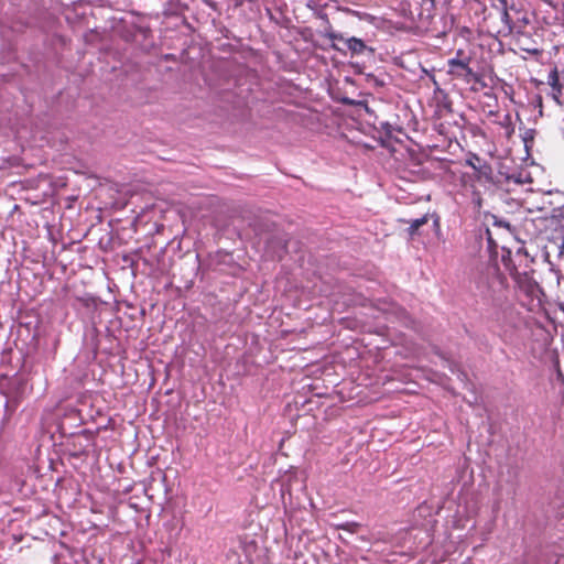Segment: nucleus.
<instances>
[{"mask_svg": "<svg viewBox=\"0 0 564 564\" xmlns=\"http://www.w3.org/2000/svg\"><path fill=\"white\" fill-rule=\"evenodd\" d=\"M492 323L499 336L509 340L522 325V317L514 307L506 306L495 313Z\"/></svg>", "mask_w": 564, "mask_h": 564, "instance_id": "obj_1", "label": "nucleus"}, {"mask_svg": "<svg viewBox=\"0 0 564 564\" xmlns=\"http://www.w3.org/2000/svg\"><path fill=\"white\" fill-rule=\"evenodd\" d=\"M547 84L552 88V96L558 105L564 104V64L554 66L547 76Z\"/></svg>", "mask_w": 564, "mask_h": 564, "instance_id": "obj_2", "label": "nucleus"}, {"mask_svg": "<svg viewBox=\"0 0 564 564\" xmlns=\"http://www.w3.org/2000/svg\"><path fill=\"white\" fill-rule=\"evenodd\" d=\"M513 280L517 286V290L524 294L525 296L530 299L538 297L540 293V288L538 283L533 280L531 275H529L527 272L519 273L517 272L513 275Z\"/></svg>", "mask_w": 564, "mask_h": 564, "instance_id": "obj_3", "label": "nucleus"}, {"mask_svg": "<svg viewBox=\"0 0 564 564\" xmlns=\"http://www.w3.org/2000/svg\"><path fill=\"white\" fill-rule=\"evenodd\" d=\"M329 39L334 41H341L345 43L347 48L350 51L351 55H364L366 53L372 54L373 50L368 47L361 39L358 37H348L345 39L343 34L332 33L329 34Z\"/></svg>", "mask_w": 564, "mask_h": 564, "instance_id": "obj_4", "label": "nucleus"}, {"mask_svg": "<svg viewBox=\"0 0 564 564\" xmlns=\"http://www.w3.org/2000/svg\"><path fill=\"white\" fill-rule=\"evenodd\" d=\"M448 65L451 74L464 77L474 75L473 69L469 67L468 59L452 58L448 61Z\"/></svg>", "mask_w": 564, "mask_h": 564, "instance_id": "obj_5", "label": "nucleus"}, {"mask_svg": "<svg viewBox=\"0 0 564 564\" xmlns=\"http://www.w3.org/2000/svg\"><path fill=\"white\" fill-rule=\"evenodd\" d=\"M427 221V218L426 216L424 217H421V218H416V219H413L411 223H410V232L413 235L417 231V229L423 226L425 223Z\"/></svg>", "mask_w": 564, "mask_h": 564, "instance_id": "obj_6", "label": "nucleus"}, {"mask_svg": "<svg viewBox=\"0 0 564 564\" xmlns=\"http://www.w3.org/2000/svg\"><path fill=\"white\" fill-rule=\"evenodd\" d=\"M558 257L564 259V235L561 243L557 246Z\"/></svg>", "mask_w": 564, "mask_h": 564, "instance_id": "obj_7", "label": "nucleus"}, {"mask_svg": "<svg viewBox=\"0 0 564 564\" xmlns=\"http://www.w3.org/2000/svg\"><path fill=\"white\" fill-rule=\"evenodd\" d=\"M357 527H358V524H357V523H346V524H345V525H343L341 528H343V529H347V530H349V531L354 532V531H355L354 529H355V528H357Z\"/></svg>", "mask_w": 564, "mask_h": 564, "instance_id": "obj_8", "label": "nucleus"}, {"mask_svg": "<svg viewBox=\"0 0 564 564\" xmlns=\"http://www.w3.org/2000/svg\"><path fill=\"white\" fill-rule=\"evenodd\" d=\"M473 202L476 206L480 207L481 205V199L479 197V195L475 194V197L473 198Z\"/></svg>", "mask_w": 564, "mask_h": 564, "instance_id": "obj_9", "label": "nucleus"}, {"mask_svg": "<svg viewBox=\"0 0 564 564\" xmlns=\"http://www.w3.org/2000/svg\"><path fill=\"white\" fill-rule=\"evenodd\" d=\"M333 47L336 50V51H340L339 47H337L335 44L333 45Z\"/></svg>", "mask_w": 564, "mask_h": 564, "instance_id": "obj_10", "label": "nucleus"}, {"mask_svg": "<svg viewBox=\"0 0 564 564\" xmlns=\"http://www.w3.org/2000/svg\"><path fill=\"white\" fill-rule=\"evenodd\" d=\"M532 53L538 54L539 50L535 48V50L532 51Z\"/></svg>", "mask_w": 564, "mask_h": 564, "instance_id": "obj_11", "label": "nucleus"}]
</instances>
